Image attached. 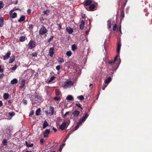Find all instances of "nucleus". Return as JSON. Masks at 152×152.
Instances as JSON below:
<instances>
[{
    "label": "nucleus",
    "instance_id": "24",
    "mask_svg": "<svg viewBox=\"0 0 152 152\" xmlns=\"http://www.w3.org/2000/svg\"><path fill=\"white\" fill-rule=\"evenodd\" d=\"M18 83V80L16 78H14L11 81V83L12 84H16Z\"/></svg>",
    "mask_w": 152,
    "mask_h": 152
},
{
    "label": "nucleus",
    "instance_id": "21",
    "mask_svg": "<svg viewBox=\"0 0 152 152\" xmlns=\"http://www.w3.org/2000/svg\"><path fill=\"white\" fill-rule=\"evenodd\" d=\"M66 99L68 100L73 101L74 98L71 95H68L66 98Z\"/></svg>",
    "mask_w": 152,
    "mask_h": 152
},
{
    "label": "nucleus",
    "instance_id": "51",
    "mask_svg": "<svg viewBox=\"0 0 152 152\" xmlns=\"http://www.w3.org/2000/svg\"><path fill=\"white\" fill-rule=\"evenodd\" d=\"M117 25L116 24H115L113 27V31H115L117 28Z\"/></svg>",
    "mask_w": 152,
    "mask_h": 152
},
{
    "label": "nucleus",
    "instance_id": "39",
    "mask_svg": "<svg viewBox=\"0 0 152 152\" xmlns=\"http://www.w3.org/2000/svg\"><path fill=\"white\" fill-rule=\"evenodd\" d=\"M58 61L61 63H63L64 62V59L61 58H58Z\"/></svg>",
    "mask_w": 152,
    "mask_h": 152
},
{
    "label": "nucleus",
    "instance_id": "48",
    "mask_svg": "<svg viewBox=\"0 0 152 152\" xmlns=\"http://www.w3.org/2000/svg\"><path fill=\"white\" fill-rule=\"evenodd\" d=\"M28 27L29 29L33 28V26L32 24H28Z\"/></svg>",
    "mask_w": 152,
    "mask_h": 152
},
{
    "label": "nucleus",
    "instance_id": "36",
    "mask_svg": "<svg viewBox=\"0 0 152 152\" xmlns=\"http://www.w3.org/2000/svg\"><path fill=\"white\" fill-rule=\"evenodd\" d=\"M9 115L11 117L13 116L15 114L14 112H10L8 113Z\"/></svg>",
    "mask_w": 152,
    "mask_h": 152
},
{
    "label": "nucleus",
    "instance_id": "33",
    "mask_svg": "<svg viewBox=\"0 0 152 152\" xmlns=\"http://www.w3.org/2000/svg\"><path fill=\"white\" fill-rule=\"evenodd\" d=\"M120 15L121 19H123L125 17L124 10H122L121 11Z\"/></svg>",
    "mask_w": 152,
    "mask_h": 152
},
{
    "label": "nucleus",
    "instance_id": "40",
    "mask_svg": "<svg viewBox=\"0 0 152 152\" xmlns=\"http://www.w3.org/2000/svg\"><path fill=\"white\" fill-rule=\"evenodd\" d=\"M77 98L79 99L80 100H83L84 99V97L83 95H80L77 97Z\"/></svg>",
    "mask_w": 152,
    "mask_h": 152
},
{
    "label": "nucleus",
    "instance_id": "59",
    "mask_svg": "<svg viewBox=\"0 0 152 152\" xmlns=\"http://www.w3.org/2000/svg\"><path fill=\"white\" fill-rule=\"evenodd\" d=\"M3 69L1 68V65H0V72L2 73L3 72Z\"/></svg>",
    "mask_w": 152,
    "mask_h": 152
},
{
    "label": "nucleus",
    "instance_id": "27",
    "mask_svg": "<svg viewBox=\"0 0 152 152\" xmlns=\"http://www.w3.org/2000/svg\"><path fill=\"white\" fill-rule=\"evenodd\" d=\"M112 79L111 77H108L106 79L105 81V83L106 84H108L111 81Z\"/></svg>",
    "mask_w": 152,
    "mask_h": 152
},
{
    "label": "nucleus",
    "instance_id": "11",
    "mask_svg": "<svg viewBox=\"0 0 152 152\" xmlns=\"http://www.w3.org/2000/svg\"><path fill=\"white\" fill-rule=\"evenodd\" d=\"M66 122L63 123L60 126V129L63 130L66 128Z\"/></svg>",
    "mask_w": 152,
    "mask_h": 152
},
{
    "label": "nucleus",
    "instance_id": "31",
    "mask_svg": "<svg viewBox=\"0 0 152 152\" xmlns=\"http://www.w3.org/2000/svg\"><path fill=\"white\" fill-rule=\"evenodd\" d=\"M25 143L26 146L28 147H31L33 146L34 145L33 143L28 144V143L27 141H26Z\"/></svg>",
    "mask_w": 152,
    "mask_h": 152
},
{
    "label": "nucleus",
    "instance_id": "7",
    "mask_svg": "<svg viewBox=\"0 0 152 152\" xmlns=\"http://www.w3.org/2000/svg\"><path fill=\"white\" fill-rule=\"evenodd\" d=\"M33 99H31V101L33 102L32 103L33 104L34 103H37L38 102V100L39 99V96L38 95H34L33 97Z\"/></svg>",
    "mask_w": 152,
    "mask_h": 152
},
{
    "label": "nucleus",
    "instance_id": "6",
    "mask_svg": "<svg viewBox=\"0 0 152 152\" xmlns=\"http://www.w3.org/2000/svg\"><path fill=\"white\" fill-rule=\"evenodd\" d=\"M97 5V4L96 3H95L94 4H91L89 5V6L88 7H86V8L87 10L88 11H93L95 10L94 9Z\"/></svg>",
    "mask_w": 152,
    "mask_h": 152
},
{
    "label": "nucleus",
    "instance_id": "8",
    "mask_svg": "<svg viewBox=\"0 0 152 152\" xmlns=\"http://www.w3.org/2000/svg\"><path fill=\"white\" fill-rule=\"evenodd\" d=\"M73 85V83L72 81H69L67 82H65V84L64 86V87H68L69 86Z\"/></svg>",
    "mask_w": 152,
    "mask_h": 152
},
{
    "label": "nucleus",
    "instance_id": "25",
    "mask_svg": "<svg viewBox=\"0 0 152 152\" xmlns=\"http://www.w3.org/2000/svg\"><path fill=\"white\" fill-rule=\"evenodd\" d=\"M26 39V37L24 36H21L19 38V40L20 42H23L25 41Z\"/></svg>",
    "mask_w": 152,
    "mask_h": 152
},
{
    "label": "nucleus",
    "instance_id": "54",
    "mask_svg": "<svg viewBox=\"0 0 152 152\" xmlns=\"http://www.w3.org/2000/svg\"><path fill=\"white\" fill-rule=\"evenodd\" d=\"M23 103L24 104H27V102L26 99H24L23 100Z\"/></svg>",
    "mask_w": 152,
    "mask_h": 152
},
{
    "label": "nucleus",
    "instance_id": "55",
    "mask_svg": "<svg viewBox=\"0 0 152 152\" xmlns=\"http://www.w3.org/2000/svg\"><path fill=\"white\" fill-rule=\"evenodd\" d=\"M34 111L33 110H31L30 113L29 114V116H31V115H33L34 114Z\"/></svg>",
    "mask_w": 152,
    "mask_h": 152
},
{
    "label": "nucleus",
    "instance_id": "9",
    "mask_svg": "<svg viewBox=\"0 0 152 152\" xmlns=\"http://www.w3.org/2000/svg\"><path fill=\"white\" fill-rule=\"evenodd\" d=\"M92 3V1L91 0H87L84 2V6L86 8V7H87L88 6L91 5Z\"/></svg>",
    "mask_w": 152,
    "mask_h": 152
},
{
    "label": "nucleus",
    "instance_id": "5",
    "mask_svg": "<svg viewBox=\"0 0 152 152\" xmlns=\"http://www.w3.org/2000/svg\"><path fill=\"white\" fill-rule=\"evenodd\" d=\"M54 108L53 107L50 106L49 107V112H48L47 111H45V113L47 115H53L54 114Z\"/></svg>",
    "mask_w": 152,
    "mask_h": 152
},
{
    "label": "nucleus",
    "instance_id": "41",
    "mask_svg": "<svg viewBox=\"0 0 152 152\" xmlns=\"http://www.w3.org/2000/svg\"><path fill=\"white\" fill-rule=\"evenodd\" d=\"M7 140L5 139L3 140V141L2 142V143L4 145H7Z\"/></svg>",
    "mask_w": 152,
    "mask_h": 152
},
{
    "label": "nucleus",
    "instance_id": "37",
    "mask_svg": "<svg viewBox=\"0 0 152 152\" xmlns=\"http://www.w3.org/2000/svg\"><path fill=\"white\" fill-rule=\"evenodd\" d=\"M61 93V92L60 91L56 89L55 90V94L56 95L58 96Z\"/></svg>",
    "mask_w": 152,
    "mask_h": 152
},
{
    "label": "nucleus",
    "instance_id": "60",
    "mask_svg": "<svg viewBox=\"0 0 152 152\" xmlns=\"http://www.w3.org/2000/svg\"><path fill=\"white\" fill-rule=\"evenodd\" d=\"M4 76V75L3 74H0V79L3 78V77Z\"/></svg>",
    "mask_w": 152,
    "mask_h": 152
},
{
    "label": "nucleus",
    "instance_id": "10",
    "mask_svg": "<svg viewBox=\"0 0 152 152\" xmlns=\"http://www.w3.org/2000/svg\"><path fill=\"white\" fill-rule=\"evenodd\" d=\"M50 132V129H47L46 131L43 132V134L44 137H48Z\"/></svg>",
    "mask_w": 152,
    "mask_h": 152
},
{
    "label": "nucleus",
    "instance_id": "50",
    "mask_svg": "<svg viewBox=\"0 0 152 152\" xmlns=\"http://www.w3.org/2000/svg\"><path fill=\"white\" fill-rule=\"evenodd\" d=\"M40 142L41 145H43L44 142V139L43 138H41L40 140Z\"/></svg>",
    "mask_w": 152,
    "mask_h": 152
},
{
    "label": "nucleus",
    "instance_id": "32",
    "mask_svg": "<svg viewBox=\"0 0 152 152\" xmlns=\"http://www.w3.org/2000/svg\"><path fill=\"white\" fill-rule=\"evenodd\" d=\"M77 48V46L75 44H74L72 45V51H75Z\"/></svg>",
    "mask_w": 152,
    "mask_h": 152
},
{
    "label": "nucleus",
    "instance_id": "3",
    "mask_svg": "<svg viewBox=\"0 0 152 152\" xmlns=\"http://www.w3.org/2000/svg\"><path fill=\"white\" fill-rule=\"evenodd\" d=\"M28 48L32 49L36 46V42L34 40H31L28 43Z\"/></svg>",
    "mask_w": 152,
    "mask_h": 152
},
{
    "label": "nucleus",
    "instance_id": "56",
    "mask_svg": "<svg viewBox=\"0 0 152 152\" xmlns=\"http://www.w3.org/2000/svg\"><path fill=\"white\" fill-rule=\"evenodd\" d=\"M56 69L57 70L59 71L60 69V65H58L56 66Z\"/></svg>",
    "mask_w": 152,
    "mask_h": 152
},
{
    "label": "nucleus",
    "instance_id": "38",
    "mask_svg": "<svg viewBox=\"0 0 152 152\" xmlns=\"http://www.w3.org/2000/svg\"><path fill=\"white\" fill-rule=\"evenodd\" d=\"M66 54L67 56H70L72 54V52L71 51H68L66 52Z\"/></svg>",
    "mask_w": 152,
    "mask_h": 152
},
{
    "label": "nucleus",
    "instance_id": "22",
    "mask_svg": "<svg viewBox=\"0 0 152 152\" xmlns=\"http://www.w3.org/2000/svg\"><path fill=\"white\" fill-rule=\"evenodd\" d=\"M48 126V124L47 121L46 120L45 121L43 124V128L45 129L47 126Z\"/></svg>",
    "mask_w": 152,
    "mask_h": 152
},
{
    "label": "nucleus",
    "instance_id": "2",
    "mask_svg": "<svg viewBox=\"0 0 152 152\" xmlns=\"http://www.w3.org/2000/svg\"><path fill=\"white\" fill-rule=\"evenodd\" d=\"M48 30L44 26H42L39 29V34L43 35L47 33Z\"/></svg>",
    "mask_w": 152,
    "mask_h": 152
},
{
    "label": "nucleus",
    "instance_id": "14",
    "mask_svg": "<svg viewBox=\"0 0 152 152\" xmlns=\"http://www.w3.org/2000/svg\"><path fill=\"white\" fill-rule=\"evenodd\" d=\"M11 53L10 52H7V54L5 55L3 57V60H5L6 59H8L10 57Z\"/></svg>",
    "mask_w": 152,
    "mask_h": 152
},
{
    "label": "nucleus",
    "instance_id": "58",
    "mask_svg": "<svg viewBox=\"0 0 152 152\" xmlns=\"http://www.w3.org/2000/svg\"><path fill=\"white\" fill-rule=\"evenodd\" d=\"M31 10L30 9H28L27 10V12L28 14H29L31 13Z\"/></svg>",
    "mask_w": 152,
    "mask_h": 152
},
{
    "label": "nucleus",
    "instance_id": "62",
    "mask_svg": "<svg viewBox=\"0 0 152 152\" xmlns=\"http://www.w3.org/2000/svg\"><path fill=\"white\" fill-rule=\"evenodd\" d=\"M53 130L55 132H56L57 131V130L56 128H54V127L53 128Z\"/></svg>",
    "mask_w": 152,
    "mask_h": 152
},
{
    "label": "nucleus",
    "instance_id": "43",
    "mask_svg": "<svg viewBox=\"0 0 152 152\" xmlns=\"http://www.w3.org/2000/svg\"><path fill=\"white\" fill-rule=\"evenodd\" d=\"M20 10V9L19 8H16L14 10H12L11 11H10V12H9V14H11V12H13V11H14L15 10Z\"/></svg>",
    "mask_w": 152,
    "mask_h": 152
},
{
    "label": "nucleus",
    "instance_id": "30",
    "mask_svg": "<svg viewBox=\"0 0 152 152\" xmlns=\"http://www.w3.org/2000/svg\"><path fill=\"white\" fill-rule=\"evenodd\" d=\"M9 96V94L7 93H6L4 94L3 95V98L4 99H7Z\"/></svg>",
    "mask_w": 152,
    "mask_h": 152
},
{
    "label": "nucleus",
    "instance_id": "35",
    "mask_svg": "<svg viewBox=\"0 0 152 152\" xmlns=\"http://www.w3.org/2000/svg\"><path fill=\"white\" fill-rule=\"evenodd\" d=\"M50 12V11L49 10H44L43 11V12L44 15H48V13Z\"/></svg>",
    "mask_w": 152,
    "mask_h": 152
},
{
    "label": "nucleus",
    "instance_id": "45",
    "mask_svg": "<svg viewBox=\"0 0 152 152\" xmlns=\"http://www.w3.org/2000/svg\"><path fill=\"white\" fill-rule=\"evenodd\" d=\"M17 66L16 64H15L14 66L11 68V69L12 70H15L17 69Z\"/></svg>",
    "mask_w": 152,
    "mask_h": 152
},
{
    "label": "nucleus",
    "instance_id": "4",
    "mask_svg": "<svg viewBox=\"0 0 152 152\" xmlns=\"http://www.w3.org/2000/svg\"><path fill=\"white\" fill-rule=\"evenodd\" d=\"M89 116V115L87 113H86L85 114V115L84 116H83V117L80 118L79 121V122L77 123V124H81L83 123L84 122L88 117Z\"/></svg>",
    "mask_w": 152,
    "mask_h": 152
},
{
    "label": "nucleus",
    "instance_id": "49",
    "mask_svg": "<svg viewBox=\"0 0 152 152\" xmlns=\"http://www.w3.org/2000/svg\"><path fill=\"white\" fill-rule=\"evenodd\" d=\"M57 25L58 26V29L60 30L61 28V23L59 24H57Z\"/></svg>",
    "mask_w": 152,
    "mask_h": 152
},
{
    "label": "nucleus",
    "instance_id": "42",
    "mask_svg": "<svg viewBox=\"0 0 152 152\" xmlns=\"http://www.w3.org/2000/svg\"><path fill=\"white\" fill-rule=\"evenodd\" d=\"M75 105H76L77 107H80L81 110H83V108H82L81 107V104L80 103H77L75 104Z\"/></svg>",
    "mask_w": 152,
    "mask_h": 152
},
{
    "label": "nucleus",
    "instance_id": "17",
    "mask_svg": "<svg viewBox=\"0 0 152 152\" xmlns=\"http://www.w3.org/2000/svg\"><path fill=\"white\" fill-rule=\"evenodd\" d=\"M15 56L14 55H13V56H11L10 57V59L9 60V63H12L15 60Z\"/></svg>",
    "mask_w": 152,
    "mask_h": 152
},
{
    "label": "nucleus",
    "instance_id": "57",
    "mask_svg": "<svg viewBox=\"0 0 152 152\" xmlns=\"http://www.w3.org/2000/svg\"><path fill=\"white\" fill-rule=\"evenodd\" d=\"M69 113V112H66L65 113L64 115H63V117L65 118V117H66V116L67 115H68Z\"/></svg>",
    "mask_w": 152,
    "mask_h": 152
},
{
    "label": "nucleus",
    "instance_id": "34",
    "mask_svg": "<svg viewBox=\"0 0 152 152\" xmlns=\"http://www.w3.org/2000/svg\"><path fill=\"white\" fill-rule=\"evenodd\" d=\"M56 77H55V76H51L50 79L48 81V83H50Z\"/></svg>",
    "mask_w": 152,
    "mask_h": 152
},
{
    "label": "nucleus",
    "instance_id": "15",
    "mask_svg": "<svg viewBox=\"0 0 152 152\" xmlns=\"http://www.w3.org/2000/svg\"><path fill=\"white\" fill-rule=\"evenodd\" d=\"M54 48H51L49 50V54L50 56V57H53V54L54 53Z\"/></svg>",
    "mask_w": 152,
    "mask_h": 152
},
{
    "label": "nucleus",
    "instance_id": "16",
    "mask_svg": "<svg viewBox=\"0 0 152 152\" xmlns=\"http://www.w3.org/2000/svg\"><path fill=\"white\" fill-rule=\"evenodd\" d=\"M11 15L10 14V15L11 18L14 19L17 17V14L16 12H14L12 13V12H11Z\"/></svg>",
    "mask_w": 152,
    "mask_h": 152
},
{
    "label": "nucleus",
    "instance_id": "23",
    "mask_svg": "<svg viewBox=\"0 0 152 152\" xmlns=\"http://www.w3.org/2000/svg\"><path fill=\"white\" fill-rule=\"evenodd\" d=\"M127 1H126L125 2H123L121 4V8L122 10H124V7L126 5Z\"/></svg>",
    "mask_w": 152,
    "mask_h": 152
},
{
    "label": "nucleus",
    "instance_id": "63",
    "mask_svg": "<svg viewBox=\"0 0 152 152\" xmlns=\"http://www.w3.org/2000/svg\"><path fill=\"white\" fill-rule=\"evenodd\" d=\"M78 124H78V125H76L75 127V130H77L78 128H79V126H78Z\"/></svg>",
    "mask_w": 152,
    "mask_h": 152
},
{
    "label": "nucleus",
    "instance_id": "12",
    "mask_svg": "<svg viewBox=\"0 0 152 152\" xmlns=\"http://www.w3.org/2000/svg\"><path fill=\"white\" fill-rule=\"evenodd\" d=\"M25 80L24 79H21L20 85V88L21 89L23 88L25 86Z\"/></svg>",
    "mask_w": 152,
    "mask_h": 152
},
{
    "label": "nucleus",
    "instance_id": "47",
    "mask_svg": "<svg viewBox=\"0 0 152 152\" xmlns=\"http://www.w3.org/2000/svg\"><path fill=\"white\" fill-rule=\"evenodd\" d=\"M60 99V97L58 96H56L53 98V99L56 101H58Z\"/></svg>",
    "mask_w": 152,
    "mask_h": 152
},
{
    "label": "nucleus",
    "instance_id": "19",
    "mask_svg": "<svg viewBox=\"0 0 152 152\" xmlns=\"http://www.w3.org/2000/svg\"><path fill=\"white\" fill-rule=\"evenodd\" d=\"M4 19L2 17H0V28L4 25Z\"/></svg>",
    "mask_w": 152,
    "mask_h": 152
},
{
    "label": "nucleus",
    "instance_id": "44",
    "mask_svg": "<svg viewBox=\"0 0 152 152\" xmlns=\"http://www.w3.org/2000/svg\"><path fill=\"white\" fill-rule=\"evenodd\" d=\"M4 6V4H3V3L2 1H0V9L3 8Z\"/></svg>",
    "mask_w": 152,
    "mask_h": 152
},
{
    "label": "nucleus",
    "instance_id": "28",
    "mask_svg": "<svg viewBox=\"0 0 152 152\" xmlns=\"http://www.w3.org/2000/svg\"><path fill=\"white\" fill-rule=\"evenodd\" d=\"M107 26L108 28L109 29L111 27V20H109L107 21Z\"/></svg>",
    "mask_w": 152,
    "mask_h": 152
},
{
    "label": "nucleus",
    "instance_id": "46",
    "mask_svg": "<svg viewBox=\"0 0 152 152\" xmlns=\"http://www.w3.org/2000/svg\"><path fill=\"white\" fill-rule=\"evenodd\" d=\"M37 52L35 53H33L31 54V55L32 56H34V57H37Z\"/></svg>",
    "mask_w": 152,
    "mask_h": 152
},
{
    "label": "nucleus",
    "instance_id": "1",
    "mask_svg": "<svg viewBox=\"0 0 152 152\" xmlns=\"http://www.w3.org/2000/svg\"><path fill=\"white\" fill-rule=\"evenodd\" d=\"M121 46V43L120 42H118L117 45V55L115 57L113 61H109L108 62V65L110 66H112L114 65L116 61L118 55H119Z\"/></svg>",
    "mask_w": 152,
    "mask_h": 152
},
{
    "label": "nucleus",
    "instance_id": "53",
    "mask_svg": "<svg viewBox=\"0 0 152 152\" xmlns=\"http://www.w3.org/2000/svg\"><path fill=\"white\" fill-rule=\"evenodd\" d=\"M82 18L83 19H85L86 18V15L85 14H82Z\"/></svg>",
    "mask_w": 152,
    "mask_h": 152
},
{
    "label": "nucleus",
    "instance_id": "20",
    "mask_svg": "<svg viewBox=\"0 0 152 152\" xmlns=\"http://www.w3.org/2000/svg\"><path fill=\"white\" fill-rule=\"evenodd\" d=\"M25 16L24 15H22L20 17V19L18 20L19 22L20 23L25 20Z\"/></svg>",
    "mask_w": 152,
    "mask_h": 152
},
{
    "label": "nucleus",
    "instance_id": "29",
    "mask_svg": "<svg viewBox=\"0 0 152 152\" xmlns=\"http://www.w3.org/2000/svg\"><path fill=\"white\" fill-rule=\"evenodd\" d=\"M66 30L69 34H72L73 32V29L70 28H69V29L67 28Z\"/></svg>",
    "mask_w": 152,
    "mask_h": 152
},
{
    "label": "nucleus",
    "instance_id": "61",
    "mask_svg": "<svg viewBox=\"0 0 152 152\" xmlns=\"http://www.w3.org/2000/svg\"><path fill=\"white\" fill-rule=\"evenodd\" d=\"M8 103H12V100H8Z\"/></svg>",
    "mask_w": 152,
    "mask_h": 152
},
{
    "label": "nucleus",
    "instance_id": "13",
    "mask_svg": "<svg viewBox=\"0 0 152 152\" xmlns=\"http://www.w3.org/2000/svg\"><path fill=\"white\" fill-rule=\"evenodd\" d=\"M80 113V112L79 111L76 110L72 112V114L74 116L77 117L79 115Z\"/></svg>",
    "mask_w": 152,
    "mask_h": 152
},
{
    "label": "nucleus",
    "instance_id": "18",
    "mask_svg": "<svg viewBox=\"0 0 152 152\" xmlns=\"http://www.w3.org/2000/svg\"><path fill=\"white\" fill-rule=\"evenodd\" d=\"M85 24V21L84 20H82L81 22V23L80 25V29L82 30L83 28L84 25Z\"/></svg>",
    "mask_w": 152,
    "mask_h": 152
},
{
    "label": "nucleus",
    "instance_id": "64",
    "mask_svg": "<svg viewBox=\"0 0 152 152\" xmlns=\"http://www.w3.org/2000/svg\"><path fill=\"white\" fill-rule=\"evenodd\" d=\"M63 148V147H62L61 146H60V148L59 149V151L61 152V151L62 149Z\"/></svg>",
    "mask_w": 152,
    "mask_h": 152
},
{
    "label": "nucleus",
    "instance_id": "52",
    "mask_svg": "<svg viewBox=\"0 0 152 152\" xmlns=\"http://www.w3.org/2000/svg\"><path fill=\"white\" fill-rule=\"evenodd\" d=\"M53 36H51L50 38L48 40V42H50L52 40H53Z\"/></svg>",
    "mask_w": 152,
    "mask_h": 152
},
{
    "label": "nucleus",
    "instance_id": "26",
    "mask_svg": "<svg viewBox=\"0 0 152 152\" xmlns=\"http://www.w3.org/2000/svg\"><path fill=\"white\" fill-rule=\"evenodd\" d=\"M41 109L40 108L38 109L36 111V115L37 116H39L40 115Z\"/></svg>",
    "mask_w": 152,
    "mask_h": 152
}]
</instances>
